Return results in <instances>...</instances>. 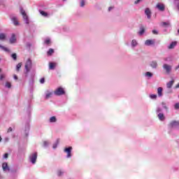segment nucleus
Listing matches in <instances>:
<instances>
[{
	"instance_id": "15",
	"label": "nucleus",
	"mask_w": 179,
	"mask_h": 179,
	"mask_svg": "<svg viewBox=\"0 0 179 179\" xmlns=\"http://www.w3.org/2000/svg\"><path fill=\"white\" fill-rule=\"evenodd\" d=\"M0 40L1 41H5V40H6V35L5 34L1 33L0 34Z\"/></svg>"
},
{
	"instance_id": "36",
	"label": "nucleus",
	"mask_w": 179,
	"mask_h": 179,
	"mask_svg": "<svg viewBox=\"0 0 179 179\" xmlns=\"http://www.w3.org/2000/svg\"><path fill=\"white\" fill-rule=\"evenodd\" d=\"M80 6L81 8H83V6H85V0H82L80 2Z\"/></svg>"
},
{
	"instance_id": "42",
	"label": "nucleus",
	"mask_w": 179,
	"mask_h": 179,
	"mask_svg": "<svg viewBox=\"0 0 179 179\" xmlns=\"http://www.w3.org/2000/svg\"><path fill=\"white\" fill-rule=\"evenodd\" d=\"M13 129L12 127H9L7 130V133L9 134L10 132H12Z\"/></svg>"
},
{
	"instance_id": "5",
	"label": "nucleus",
	"mask_w": 179,
	"mask_h": 179,
	"mask_svg": "<svg viewBox=\"0 0 179 179\" xmlns=\"http://www.w3.org/2000/svg\"><path fill=\"white\" fill-rule=\"evenodd\" d=\"M163 68L166 71V73H170V72H171V66L164 64L163 65Z\"/></svg>"
},
{
	"instance_id": "30",
	"label": "nucleus",
	"mask_w": 179,
	"mask_h": 179,
	"mask_svg": "<svg viewBox=\"0 0 179 179\" xmlns=\"http://www.w3.org/2000/svg\"><path fill=\"white\" fill-rule=\"evenodd\" d=\"M6 87H8V89H10L12 87V84L9 82L6 83Z\"/></svg>"
},
{
	"instance_id": "27",
	"label": "nucleus",
	"mask_w": 179,
	"mask_h": 179,
	"mask_svg": "<svg viewBox=\"0 0 179 179\" xmlns=\"http://www.w3.org/2000/svg\"><path fill=\"white\" fill-rule=\"evenodd\" d=\"M11 57L13 59H14V61H16V59H17V55H16V53H13L11 55Z\"/></svg>"
},
{
	"instance_id": "29",
	"label": "nucleus",
	"mask_w": 179,
	"mask_h": 179,
	"mask_svg": "<svg viewBox=\"0 0 179 179\" xmlns=\"http://www.w3.org/2000/svg\"><path fill=\"white\" fill-rule=\"evenodd\" d=\"M45 44H46L47 45L51 44V40L50 38H46L45 40Z\"/></svg>"
},
{
	"instance_id": "47",
	"label": "nucleus",
	"mask_w": 179,
	"mask_h": 179,
	"mask_svg": "<svg viewBox=\"0 0 179 179\" xmlns=\"http://www.w3.org/2000/svg\"><path fill=\"white\" fill-rule=\"evenodd\" d=\"M13 78H14V79H15V80H17V76L14 75V76H13Z\"/></svg>"
},
{
	"instance_id": "33",
	"label": "nucleus",
	"mask_w": 179,
	"mask_h": 179,
	"mask_svg": "<svg viewBox=\"0 0 179 179\" xmlns=\"http://www.w3.org/2000/svg\"><path fill=\"white\" fill-rule=\"evenodd\" d=\"M146 76H148V78H152V76H153V74L149 71H148L146 73H145Z\"/></svg>"
},
{
	"instance_id": "9",
	"label": "nucleus",
	"mask_w": 179,
	"mask_h": 179,
	"mask_svg": "<svg viewBox=\"0 0 179 179\" xmlns=\"http://www.w3.org/2000/svg\"><path fill=\"white\" fill-rule=\"evenodd\" d=\"M145 45H153V44H155V41L153 40L148 39L145 41Z\"/></svg>"
},
{
	"instance_id": "24",
	"label": "nucleus",
	"mask_w": 179,
	"mask_h": 179,
	"mask_svg": "<svg viewBox=\"0 0 179 179\" xmlns=\"http://www.w3.org/2000/svg\"><path fill=\"white\" fill-rule=\"evenodd\" d=\"M52 96V92H48L46 95H45V99H48Z\"/></svg>"
},
{
	"instance_id": "7",
	"label": "nucleus",
	"mask_w": 179,
	"mask_h": 179,
	"mask_svg": "<svg viewBox=\"0 0 179 179\" xmlns=\"http://www.w3.org/2000/svg\"><path fill=\"white\" fill-rule=\"evenodd\" d=\"M156 8L159 9V10L163 12L164 10V4L158 3L157 4Z\"/></svg>"
},
{
	"instance_id": "32",
	"label": "nucleus",
	"mask_w": 179,
	"mask_h": 179,
	"mask_svg": "<svg viewBox=\"0 0 179 179\" xmlns=\"http://www.w3.org/2000/svg\"><path fill=\"white\" fill-rule=\"evenodd\" d=\"M162 106L163 108H164L165 110H169V108H167V105L166 104V103L162 102Z\"/></svg>"
},
{
	"instance_id": "43",
	"label": "nucleus",
	"mask_w": 179,
	"mask_h": 179,
	"mask_svg": "<svg viewBox=\"0 0 179 179\" xmlns=\"http://www.w3.org/2000/svg\"><path fill=\"white\" fill-rule=\"evenodd\" d=\"M163 26H169L170 23L169 22H162Z\"/></svg>"
},
{
	"instance_id": "1",
	"label": "nucleus",
	"mask_w": 179,
	"mask_h": 179,
	"mask_svg": "<svg viewBox=\"0 0 179 179\" xmlns=\"http://www.w3.org/2000/svg\"><path fill=\"white\" fill-rule=\"evenodd\" d=\"M54 94L55 96H62L65 94V90H64L63 87H59L54 91Z\"/></svg>"
},
{
	"instance_id": "44",
	"label": "nucleus",
	"mask_w": 179,
	"mask_h": 179,
	"mask_svg": "<svg viewBox=\"0 0 179 179\" xmlns=\"http://www.w3.org/2000/svg\"><path fill=\"white\" fill-rule=\"evenodd\" d=\"M8 156H9L8 153L4 154V156H3L4 159H8Z\"/></svg>"
},
{
	"instance_id": "40",
	"label": "nucleus",
	"mask_w": 179,
	"mask_h": 179,
	"mask_svg": "<svg viewBox=\"0 0 179 179\" xmlns=\"http://www.w3.org/2000/svg\"><path fill=\"white\" fill-rule=\"evenodd\" d=\"M175 108H176V110L179 109V103L175 104Z\"/></svg>"
},
{
	"instance_id": "18",
	"label": "nucleus",
	"mask_w": 179,
	"mask_h": 179,
	"mask_svg": "<svg viewBox=\"0 0 179 179\" xmlns=\"http://www.w3.org/2000/svg\"><path fill=\"white\" fill-rule=\"evenodd\" d=\"M3 170L5 171L6 170H9V167L8 166V163L4 162L2 164Z\"/></svg>"
},
{
	"instance_id": "39",
	"label": "nucleus",
	"mask_w": 179,
	"mask_h": 179,
	"mask_svg": "<svg viewBox=\"0 0 179 179\" xmlns=\"http://www.w3.org/2000/svg\"><path fill=\"white\" fill-rule=\"evenodd\" d=\"M21 14L22 15V16H24V15H27L26 11H24V10L23 9H21Z\"/></svg>"
},
{
	"instance_id": "14",
	"label": "nucleus",
	"mask_w": 179,
	"mask_h": 179,
	"mask_svg": "<svg viewBox=\"0 0 179 179\" xmlns=\"http://www.w3.org/2000/svg\"><path fill=\"white\" fill-rule=\"evenodd\" d=\"M150 66L152 67L153 69H156L157 68V62L156 61H152L151 63H150Z\"/></svg>"
},
{
	"instance_id": "21",
	"label": "nucleus",
	"mask_w": 179,
	"mask_h": 179,
	"mask_svg": "<svg viewBox=\"0 0 179 179\" xmlns=\"http://www.w3.org/2000/svg\"><path fill=\"white\" fill-rule=\"evenodd\" d=\"M0 48H1V50L5 51L6 52H10L9 49L8 48L5 47V46H3V45H0Z\"/></svg>"
},
{
	"instance_id": "19",
	"label": "nucleus",
	"mask_w": 179,
	"mask_h": 179,
	"mask_svg": "<svg viewBox=\"0 0 179 179\" xmlns=\"http://www.w3.org/2000/svg\"><path fill=\"white\" fill-rule=\"evenodd\" d=\"M158 118L160 120V121H164V115L163 113L158 114Z\"/></svg>"
},
{
	"instance_id": "16",
	"label": "nucleus",
	"mask_w": 179,
	"mask_h": 179,
	"mask_svg": "<svg viewBox=\"0 0 179 179\" xmlns=\"http://www.w3.org/2000/svg\"><path fill=\"white\" fill-rule=\"evenodd\" d=\"M55 66H57V64H56V63L50 62V63L49 64V69H55Z\"/></svg>"
},
{
	"instance_id": "25",
	"label": "nucleus",
	"mask_w": 179,
	"mask_h": 179,
	"mask_svg": "<svg viewBox=\"0 0 179 179\" xmlns=\"http://www.w3.org/2000/svg\"><path fill=\"white\" fill-rule=\"evenodd\" d=\"M22 68V63H19L17 64L16 66V71L17 72H19L20 71V69Z\"/></svg>"
},
{
	"instance_id": "34",
	"label": "nucleus",
	"mask_w": 179,
	"mask_h": 179,
	"mask_svg": "<svg viewBox=\"0 0 179 179\" xmlns=\"http://www.w3.org/2000/svg\"><path fill=\"white\" fill-rule=\"evenodd\" d=\"M138 43H136V41L133 40L131 41V45H133V47H135V45H136Z\"/></svg>"
},
{
	"instance_id": "8",
	"label": "nucleus",
	"mask_w": 179,
	"mask_h": 179,
	"mask_svg": "<svg viewBox=\"0 0 179 179\" xmlns=\"http://www.w3.org/2000/svg\"><path fill=\"white\" fill-rule=\"evenodd\" d=\"M10 44L16 43V35H15V34H12L11 38H10Z\"/></svg>"
},
{
	"instance_id": "50",
	"label": "nucleus",
	"mask_w": 179,
	"mask_h": 179,
	"mask_svg": "<svg viewBox=\"0 0 179 179\" xmlns=\"http://www.w3.org/2000/svg\"><path fill=\"white\" fill-rule=\"evenodd\" d=\"M43 143L45 146H47V145L48 144V143H47L46 141H45Z\"/></svg>"
},
{
	"instance_id": "4",
	"label": "nucleus",
	"mask_w": 179,
	"mask_h": 179,
	"mask_svg": "<svg viewBox=\"0 0 179 179\" xmlns=\"http://www.w3.org/2000/svg\"><path fill=\"white\" fill-rule=\"evenodd\" d=\"M30 160L32 164H36V162L37 160V152H34L30 156Z\"/></svg>"
},
{
	"instance_id": "46",
	"label": "nucleus",
	"mask_w": 179,
	"mask_h": 179,
	"mask_svg": "<svg viewBox=\"0 0 179 179\" xmlns=\"http://www.w3.org/2000/svg\"><path fill=\"white\" fill-rule=\"evenodd\" d=\"M153 34H158V32L156 30H152Z\"/></svg>"
},
{
	"instance_id": "52",
	"label": "nucleus",
	"mask_w": 179,
	"mask_h": 179,
	"mask_svg": "<svg viewBox=\"0 0 179 179\" xmlns=\"http://www.w3.org/2000/svg\"><path fill=\"white\" fill-rule=\"evenodd\" d=\"M1 69H0V72H1Z\"/></svg>"
},
{
	"instance_id": "28",
	"label": "nucleus",
	"mask_w": 179,
	"mask_h": 179,
	"mask_svg": "<svg viewBox=\"0 0 179 179\" xmlns=\"http://www.w3.org/2000/svg\"><path fill=\"white\" fill-rule=\"evenodd\" d=\"M143 33H145V28L141 27L140 31L138 32V34H140V36H142V34H143Z\"/></svg>"
},
{
	"instance_id": "17",
	"label": "nucleus",
	"mask_w": 179,
	"mask_h": 179,
	"mask_svg": "<svg viewBox=\"0 0 179 179\" xmlns=\"http://www.w3.org/2000/svg\"><path fill=\"white\" fill-rule=\"evenodd\" d=\"M178 125H179V122H177V121H173L170 123V127L171 128H173V127H177Z\"/></svg>"
},
{
	"instance_id": "35",
	"label": "nucleus",
	"mask_w": 179,
	"mask_h": 179,
	"mask_svg": "<svg viewBox=\"0 0 179 179\" xmlns=\"http://www.w3.org/2000/svg\"><path fill=\"white\" fill-rule=\"evenodd\" d=\"M150 99H157V95L156 94H151L150 95Z\"/></svg>"
},
{
	"instance_id": "37",
	"label": "nucleus",
	"mask_w": 179,
	"mask_h": 179,
	"mask_svg": "<svg viewBox=\"0 0 179 179\" xmlns=\"http://www.w3.org/2000/svg\"><path fill=\"white\" fill-rule=\"evenodd\" d=\"M62 174H64V172H62L61 170L57 171V176H59V177H60Z\"/></svg>"
},
{
	"instance_id": "22",
	"label": "nucleus",
	"mask_w": 179,
	"mask_h": 179,
	"mask_svg": "<svg viewBox=\"0 0 179 179\" xmlns=\"http://www.w3.org/2000/svg\"><path fill=\"white\" fill-rule=\"evenodd\" d=\"M22 16L27 24H29V17H27V14H25L24 15H22Z\"/></svg>"
},
{
	"instance_id": "41",
	"label": "nucleus",
	"mask_w": 179,
	"mask_h": 179,
	"mask_svg": "<svg viewBox=\"0 0 179 179\" xmlns=\"http://www.w3.org/2000/svg\"><path fill=\"white\" fill-rule=\"evenodd\" d=\"M44 82H45V79L44 78H42L41 80H40V83H44Z\"/></svg>"
},
{
	"instance_id": "3",
	"label": "nucleus",
	"mask_w": 179,
	"mask_h": 179,
	"mask_svg": "<svg viewBox=\"0 0 179 179\" xmlns=\"http://www.w3.org/2000/svg\"><path fill=\"white\" fill-rule=\"evenodd\" d=\"M64 152L67 153V157H72V147L66 148L64 149Z\"/></svg>"
},
{
	"instance_id": "11",
	"label": "nucleus",
	"mask_w": 179,
	"mask_h": 179,
	"mask_svg": "<svg viewBox=\"0 0 179 179\" xmlns=\"http://www.w3.org/2000/svg\"><path fill=\"white\" fill-rule=\"evenodd\" d=\"M176 45H177V42L173 41L170 44V45L168 47V48L169 50H173V48H174V47H176Z\"/></svg>"
},
{
	"instance_id": "6",
	"label": "nucleus",
	"mask_w": 179,
	"mask_h": 179,
	"mask_svg": "<svg viewBox=\"0 0 179 179\" xmlns=\"http://www.w3.org/2000/svg\"><path fill=\"white\" fill-rule=\"evenodd\" d=\"M145 13L148 17V19H150L152 17V11H150V9L149 8H145Z\"/></svg>"
},
{
	"instance_id": "45",
	"label": "nucleus",
	"mask_w": 179,
	"mask_h": 179,
	"mask_svg": "<svg viewBox=\"0 0 179 179\" xmlns=\"http://www.w3.org/2000/svg\"><path fill=\"white\" fill-rule=\"evenodd\" d=\"M141 1L142 0H136V1H134V3H139L141 2Z\"/></svg>"
},
{
	"instance_id": "38",
	"label": "nucleus",
	"mask_w": 179,
	"mask_h": 179,
	"mask_svg": "<svg viewBox=\"0 0 179 179\" xmlns=\"http://www.w3.org/2000/svg\"><path fill=\"white\" fill-rule=\"evenodd\" d=\"M3 79H5V75L4 74L0 75V80H2Z\"/></svg>"
},
{
	"instance_id": "13",
	"label": "nucleus",
	"mask_w": 179,
	"mask_h": 179,
	"mask_svg": "<svg viewBox=\"0 0 179 179\" xmlns=\"http://www.w3.org/2000/svg\"><path fill=\"white\" fill-rule=\"evenodd\" d=\"M12 22L14 24L15 26H18L19 25V21H17V18L16 17H14L12 18Z\"/></svg>"
},
{
	"instance_id": "51",
	"label": "nucleus",
	"mask_w": 179,
	"mask_h": 179,
	"mask_svg": "<svg viewBox=\"0 0 179 179\" xmlns=\"http://www.w3.org/2000/svg\"><path fill=\"white\" fill-rule=\"evenodd\" d=\"M2 141V137L0 136V142Z\"/></svg>"
},
{
	"instance_id": "23",
	"label": "nucleus",
	"mask_w": 179,
	"mask_h": 179,
	"mask_svg": "<svg viewBox=\"0 0 179 179\" xmlns=\"http://www.w3.org/2000/svg\"><path fill=\"white\" fill-rule=\"evenodd\" d=\"M47 54L49 57L52 55V54H54V49H52V48L49 49Z\"/></svg>"
},
{
	"instance_id": "20",
	"label": "nucleus",
	"mask_w": 179,
	"mask_h": 179,
	"mask_svg": "<svg viewBox=\"0 0 179 179\" xmlns=\"http://www.w3.org/2000/svg\"><path fill=\"white\" fill-rule=\"evenodd\" d=\"M39 13H41V15L42 16H44V17H47V16H48V13H47L46 12H45L43 10H39Z\"/></svg>"
},
{
	"instance_id": "2",
	"label": "nucleus",
	"mask_w": 179,
	"mask_h": 179,
	"mask_svg": "<svg viewBox=\"0 0 179 179\" xmlns=\"http://www.w3.org/2000/svg\"><path fill=\"white\" fill-rule=\"evenodd\" d=\"M31 59H28L25 64V69L27 72H30V69H31Z\"/></svg>"
},
{
	"instance_id": "12",
	"label": "nucleus",
	"mask_w": 179,
	"mask_h": 179,
	"mask_svg": "<svg viewBox=\"0 0 179 179\" xmlns=\"http://www.w3.org/2000/svg\"><path fill=\"white\" fill-rule=\"evenodd\" d=\"M157 94H158V96H163V88L162 87H158Z\"/></svg>"
},
{
	"instance_id": "53",
	"label": "nucleus",
	"mask_w": 179,
	"mask_h": 179,
	"mask_svg": "<svg viewBox=\"0 0 179 179\" xmlns=\"http://www.w3.org/2000/svg\"><path fill=\"white\" fill-rule=\"evenodd\" d=\"M63 1H66V0H63Z\"/></svg>"
},
{
	"instance_id": "48",
	"label": "nucleus",
	"mask_w": 179,
	"mask_h": 179,
	"mask_svg": "<svg viewBox=\"0 0 179 179\" xmlns=\"http://www.w3.org/2000/svg\"><path fill=\"white\" fill-rule=\"evenodd\" d=\"M157 113H160V111H162V109H161L160 108H158L157 109Z\"/></svg>"
},
{
	"instance_id": "31",
	"label": "nucleus",
	"mask_w": 179,
	"mask_h": 179,
	"mask_svg": "<svg viewBox=\"0 0 179 179\" xmlns=\"http://www.w3.org/2000/svg\"><path fill=\"white\" fill-rule=\"evenodd\" d=\"M59 143V140H57L56 143L53 145V149H57V147L58 146V144Z\"/></svg>"
},
{
	"instance_id": "49",
	"label": "nucleus",
	"mask_w": 179,
	"mask_h": 179,
	"mask_svg": "<svg viewBox=\"0 0 179 179\" xmlns=\"http://www.w3.org/2000/svg\"><path fill=\"white\" fill-rule=\"evenodd\" d=\"M113 8H114V7H109V8H108L109 12H110V10H111V9H113Z\"/></svg>"
},
{
	"instance_id": "26",
	"label": "nucleus",
	"mask_w": 179,
	"mask_h": 179,
	"mask_svg": "<svg viewBox=\"0 0 179 179\" xmlns=\"http://www.w3.org/2000/svg\"><path fill=\"white\" fill-rule=\"evenodd\" d=\"M50 122H57V117L52 116L50 118Z\"/></svg>"
},
{
	"instance_id": "10",
	"label": "nucleus",
	"mask_w": 179,
	"mask_h": 179,
	"mask_svg": "<svg viewBox=\"0 0 179 179\" xmlns=\"http://www.w3.org/2000/svg\"><path fill=\"white\" fill-rule=\"evenodd\" d=\"M173 85H174V80H172L166 83L167 89H171V87H173Z\"/></svg>"
}]
</instances>
